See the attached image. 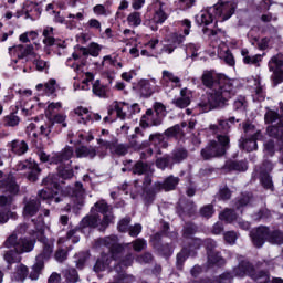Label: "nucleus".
I'll return each mask as SVG.
<instances>
[{
  "label": "nucleus",
  "mask_w": 283,
  "mask_h": 283,
  "mask_svg": "<svg viewBox=\"0 0 283 283\" xmlns=\"http://www.w3.org/2000/svg\"><path fill=\"white\" fill-rule=\"evenodd\" d=\"M34 224L36 231L33 232L31 240L21 238L22 233H25V230L28 229L25 224H22L17 228V231L10 235L4 243L8 249H13L4 253V260L8 264H14V262H21V256H19L21 253H30V251L34 249V240L43 242V251L35 258V263L31 268L29 274L30 280H39L45 260H50V255H52V251H54V241L48 240L43 235L44 222L40 220Z\"/></svg>",
  "instance_id": "obj_1"
},
{
  "label": "nucleus",
  "mask_w": 283,
  "mask_h": 283,
  "mask_svg": "<svg viewBox=\"0 0 283 283\" xmlns=\"http://www.w3.org/2000/svg\"><path fill=\"white\" fill-rule=\"evenodd\" d=\"M102 247H107L111 254L102 253L101 258L97 259L94 271L95 273H103V271H112V262H114V271L117 273L118 283H135L136 277L132 274H126L125 271L134 264V256L128 254L123 259H117L118 253L123 251L120 244H118V238L116 235L106 237L99 239Z\"/></svg>",
  "instance_id": "obj_2"
},
{
  "label": "nucleus",
  "mask_w": 283,
  "mask_h": 283,
  "mask_svg": "<svg viewBox=\"0 0 283 283\" xmlns=\"http://www.w3.org/2000/svg\"><path fill=\"white\" fill-rule=\"evenodd\" d=\"M202 83L210 88L207 102L200 104L205 112L222 107L231 97L235 96V80L213 72H205Z\"/></svg>",
  "instance_id": "obj_3"
},
{
  "label": "nucleus",
  "mask_w": 283,
  "mask_h": 283,
  "mask_svg": "<svg viewBox=\"0 0 283 283\" xmlns=\"http://www.w3.org/2000/svg\"><path fill=\"white\" fill-rule=\"evenodd\" d=\"M231 123H235V117H230L228 120L220 119L219 125L210 126V130L213 132V134H218V142H211L208 147L201 150L202 158L209 160V158L224 156L227 149H229V137L220 134H227L231 127Z\"/></svg>",
  "instance_id": "obj_4"
},
{
  "label": "nucleus",
  "mask_w": 283,
  "mask_h": 283,
  "mask_svg": "<svg viewBox=\"0 0 283 283\" xmlns=\"http://www.w3.org/2000/svg\"><path fill=\"white\" fill-rule=\"evenodd\" d=\"M113 220L114 216L109 212V206L104 200H101L91 209V214L82 219L80 227L82 229L98 227L99 231H105Z\"/></svg>",
  "instance_id": "obj_5"
},
{
  "label": "nucleus",
  "mask_w": 283,
  "mask_h": 283,
  "mask_svg": "<svg viewBox=\"0 0 283 283\" xmlns=\"http://www.w3.org/2000/svg\"><path fill=\"white\" fill-rule=\"evenodd\" d=\"M38 156L41 163H51L53 165H59L57 174L62 180H69L74 176L72 168L70 167V158L74 156V149L66 146L62 151L53 154L51 157L45 151H38Z\"/></svg>",
  "instance_id": "obj_6"
},
{
  "label": "nucleus",
  "mask_w": 283,
  "mask_h": 283,
  "mask_svg": "<svg viewBox=\"0 0 283 283\" xmlns=\"http://www.w3.org/2000/svg\"><path fill=\"white\" fill-rule=\"evenodd\" d=\"M244 275H250L252 280H255L258 283H269L271 282V276H269L268 272H258L253 273V265L249 263V261H242L239 263V266L233 269V272H224L219 276L216 283H231L233 277H244Z\"/></svg>",
  "instance_id": "obj_7"
},
{
  "label": "nucleus",
  "mask_w": 283,
  "mask_h": 283,
  "mask_svg": "<svg viewBox=\"0 0 283 283\" xmlns=\"http://www.w3.org/2000/svg\"><path fill=\"white\" fill-rule=\"evenodd\" d=\"M252 242L256 247H262L265 241L270 244H283V233L280 230L269 231L266 227H259L254 232H251Z\"/></svg>",
  "instance_id": "obj_8"
},
{
  "label": "nucleus",
  "mask_w": 283,
  "mask_h": 283,
  "mask_svg": "<svg viewBox=\"0 0 283 283\" xmlns=\"http://www.w3.org/2000/svg\"><path fill=\"white\" fill-rule=\"evenodd\" d=\"M67 67H72L77 74V78H81V84H74V90H83L87 92L90 90L91 83L94 81V74L85 71V64L83 62L74 61L73 59H67Z\"/></svg>",
  "instance_id": "obj_9"
},
{
  "label": "nucleus",
  "mask_w": 283,
  "mask_h": 283,
  "mask_svg": "<svg viewBox=\"0 0 283 283\" xmlns=\"http://www.w3.org/2000/svg\"><path fill=\"white\" fill-rule=\"evenodd\" d=\"M43 185L45 188L39 192V197L42 198V200H51V202H61V200H63L61 197H56L63 191L61 186H59L56 176L46 177L43 180Z\"/></svg>",
  "instance_id": "obj_10"
},
{
  "label": "nucleus",
  "mask_w": 283,
  "mask_h": 283,
  "mask_svg": "<svg viewBox=\"0 0 283 283\" xmlns=\"http://www.w3.org/2000/svg\"><path fill=\"white\" fill-rule=\"evenodd\" d=\"M243 129L248 138L241 143V147L245 149V151H255V149H258V140H262V133L255 125L249 123L243 125Z\"/></svg>",
  "instance_id": "obj_11"
},
{
  "label": "nucleus",
  "mask_w": 283,
  "mask_h": 283,
  "mask_svg": "<svg viewBox=\"0 0 283 283\" xmlns=\"http://www.w3.org/2000/svg\"><path fill=\"white\" fill-rule=\"evenodd\" d=\"M265 123H271L268 127L269 136L280 138L283 142V122L282 117L274 111H268L265 114Z\"/></svg>",
  "instance_id": "obj_12"
},
{
  "label": "nucleus",
  "mask_w": 283,
  "mask_h": 283,
  "mask_svg": "<svg viewBox=\"0 0 283 283\" xmlns=\"http://www.w3.org/2000/svg\"><path fill=\"white\" fill-rule=\"evenodd\" d=\"M213 8L218 21H229V18L235 14L238 3L233 0H219Z\"/></svg>",
  "instance_id": "obj_13"
},
{
  "label": "nucleus",
  "mask_w": 283,
  "mask_h": 283,
  "mask_svg": "<svg viewBox=\"0 0 283 283\" xmlns=\"http://www.w3.org/2000/svg\"><path fill=\"white\" fill-rule=\"evenodd\" d=\"M156 116L154 117V111L148 109L146 114L143 116L142 126L149 127L150 125L158 126L163 123V116H165V105L160 103L155 104Z\"/></svg>",
  "instance_id": "obj_14"
},
{
  "label": "nucleus",
  "mask_w": 283,
  "mask_h": 283,
  "mask_svg": "<svg viewBox=\"0 0 283 283\" xmlns=\"http://www.w3.org/2000/svg\"><path fill=\"white\" fill-rule=\"evenodd\" d=\"M15 169L17 171H29L28 180H30V182H36L39 180V175L41 174L39 164L32 159L18 163Z\"/></svg>",
  "instance_id": "obj_15"
},
{
  "label": "nucleus",
  "mask_w": 283,
  "mask_h": 283,
  "mask_svg": "<svg viewBox=\"0 0 283 283\" xmlns=\"http://www.w3.org/2000/svg\"><path fill=\"white\" fill-rule=\"evenodd\" d=\"M98 52H101V46L97 43H91L88 49H85L83 46H77L76 51L72 55L73 57H69V59H73L74 61L83 63L87 54H91V56H97Z\"/></svg>",
  "instance_id": "obj_16"
},
{
  "label": "nucleus",
  "mask_w": 283,
  "mask_h": 283,
  "mask_svg": "<svg viewBox=\"0 0 283 283\" xmlns=\"http://www.w3.org/2000/svg\"><path fill=\"white\" fill-rule=\"evenodd\" d=\"M67 196H72L74 198V205L72 208L77 210L85 205V189H83V184L76 182L73 189L67 191Z\"/></svg>",
  "instance_id": "obj_17"
},
{
  "label": "nucleus",
  "mask_w": 283,
  "mask_h": 283,
  "mask_svg": "<svg viewBox=\"0 0 283 283\" xmlns=\"http://www.w3.org/2000/svg\"><path fill=\"white\" fill-rule=\"evenodd\" d=\"M12 207V197L2 195L0 196V224H6L10 220V216H14L10 211Z\"/></svg>",
  "instance_id": "obj_18"
},
{
  "label": "nucleus",
  "mask_w": 283,
  "mask_h": 283,
  "mask_svg": "<svg viewBox=\"0 0 283 283\" xmlns=\"http://www.w3.org/2000/svg\"><path fill=\"white\" fill-rule=\"evenodd\" d=\"M270 72H273L272 78L275 85L283 83V63L277 56H273L269 62Z\"/></svg>",
  "instance_id": "obj_19"
},
{
  "label": "nucleus",
  "mask_w": 283,
  "mask_h": 283,
  "mask_svg": "<svg viewBox=\"0 0 283 283\" xmlns=\"http://www.w3.org/2000/svg\"><path fill=\"white\" fill-rule=\"evenodd\" d=\"M220 220H224V222H228V224H231V222H238L239 227L241 229L248 230L251 224L247 221L240 220V214L235 213L231 209H226L222 213L219 214Z\"/></svg>",
  "instance_id": "obj_20"
},
{
  "label": "nucleus",
  "mask_w": 283,
  "mask_h": 283,
  "mask_svg": "<svg viewBox=\"0 0 283 283\" xmlns=\"http://www.w3.org/2000/svg\"><path fill=\"white\" fill-rule=\"evenodd\" d=\"M67 138L71 145H81L83 143H91V140H94V130H91L88 133L81 130L76 134L69 133Z\"/></svg>",
  "instance_id": "obj_21"
},
{
  "label": "nucleus",
  "mask_w": 283,
  "mask_h": 283,
  "mask_svg": "<svg viewBox=\"0 0 283 283\" xmlns=\"http://www.w3.org/2000/svg\"><path fill=\"white\" fill-rule=\"evenodd\" d=\"M0 188L6 189L9 193H19V185L12 176H6L0 171Z\"/></svg>",
  "instance_id": "obj_22"
},
{
  "label": "nucleus",
  "mask_w": 283,
  "mask_h": 283,
  "mask_svg": "<svg viewBox=\"0 0 283 283\" xmlns=\"http://www.w3.org/2000/svg\"><path fill=\"white\" fill-rule=\"evenodd\" d=\"M129 112V104H126L125 102H115L112 105V109L108 111L109 116L112 114H116L117 118H120V120H125L127 118V113Z\"/></svg>",
  "instance_id": "obj_23"
},
{
  "label": "nucleus",
  "mask_w": 283,
  "mask_h": 283,
  "mask_svg": "<svg viewBox=\"0 0 283 283\" xmlns=\"http://www.w3.org/2000/svg\"><path fill=\"white\" fill-rule=\"evenodd\" d=\"M174 105L176 107H179L180 109H185V107H189L191 104V91L188 88H182L180 91V97H177L172 101Z\"/></svg>",
  "instance_id": "obj_24"
},
{
  "label": "nucleus",
  "mask_w": 283,
  "mask_h": 283,
  "mask_svg": "<svg viewBox=\"0 0 283 283\" xmlns=\"http://www.w3.org/2000/svg\"><path fill=\"white\" fill-rule=\"evenodd\" d=\"M32 45L30 44H19L13 48L9 49V53L11 56H18L19 59H24V56H28L29 54H32Z\"/></svg>",
  "instance_id": "obj_25"
},
{
  "label": "nucleus",
  "mask_w": 283,
  "mask_h": 283,
  "mask_svg": "<svg viewBox=\"0 0 283 283\" xmlns=\"http://www.w3.org/2000/svg\"><path fill=\"white\" fill-rule=\"evenodd\" d=\"M218 17H216V9L213 7H210L199 13L197 17V21L199 23H203L205 25L211 24L212 21H216Z\"/></svg>",
  "instance_id": "obj_26"
},
{
  "label": "nucleus",
  "mask_w": 283,
  "mask_h": 283,
  "mask_svg": "<svg viewBox=\"0 0 283 283\" xmlns=\"http://www.w3.org/2000/svg\"><path fill=\"white\" fill-rule=\"evenodd\" d=\"M39 207H41V202L36 198L29 199L24 205L23 216L25 218L36 216Z\"/></svg>",
  "instance_id": "obj_27"
},
{
  "label": "nucleus",
  "mask_w": 283,
  "mask_h": 283,
  "mask_svg": "<svg viewBox=\"0 0 283 283\" xmlns=\"http://www.w3.org/2000/svg\"><path fill=\"white\" fill-rule=\"evenodd\" d=\"M181 41L180 38L178 36H170V38H166L163 41V52H167L168 54H171V52H174V50H176V48H178V45H180Z\"/></svg>",
  "instance_id": "obj_28"
},
{
  "label": "nucleus",
  "mask_w": 283,
  "mask_h": 283,
  "mask_svg": "<svg viewBox=\"0 0 283 283\" xmlns=\"http://www.w3.org/2000/svg\"><path fill=\"white\" fill-rule=\"evenodd\" d=\"M241 56H243V63L245 65L260 66V63L262 62V56L260 54L249 55V50L248 49H242L241 50Z\"/></svg>",
  "instance_id": "obj_29"
},
{
  "label": "nucleus",
  "mask_w": 283,
  "mask_h": 283,
  "mask_svg": "<svg viewBox=\"0 0 283 283\" xmlns=\"http://www.w3.org/2000/svg\"><path fill=\"white\" fill-rule=\"evenodd\" d=\"M10 147L11 151H13V154H17L18 156H23V154L28 151V143H25V140L15 139L11 142Z\"/></svg>",
  "instance_id": "obj_30"
},
{
  "label": "nucleus",
  "mask_w": 283,
  "mask_h": 283,
  "mask_svg": "<svg viewBox=\"0 0 283 283\" xmlns=\"http://www.w3.org/2000/svg\"><path fill=\"white\" fill-rule=\"evenodd\" d=\"M77 158H94L96 156V148L90 146H81L75 149Z\"/></svg>",
  "instance_id": "obj_31"
},
{
  "label": "nucleus",
  "mask_w": 283,
  "mask_h": 283,
  "mask_svg": "<svg viewBox=\"0 0 283 283\" xmlns=\"http://www.w3.org/2000/svg\"><path fill=\"white\" fill-rule=\"evenodd\" d=\"M28 277V266L20 264L17 266L15 272L11 275L13 282H25Z\"/></svg>",
  "instance_id": "obj_32"
},
{
  "label": "nucleus",
  "mask_w": 283,
  "mask_h": 283,
  "mask_svg": "<svg viewBox=\"0 0 283 283\" xmlns=\"http://www.w3.org/2000/svg\"><path fill=\"white\" fill-rule=\"evenodd\" d=\"M168 83H174L175 87H180V77L169 71H163L161 84L168 85Z\"/></svg>",
  "instance_id": "obj_33"
},
{
  "label": "nucleus",
  "mask_w": 283,
  "mask_h": 283,
  "mask_svg": "<svg viewBox=\"0 0 283 283\" xmlns=\"http://www.w3.org/2000/svg\"><path fill=\"white\" fill-rule=\"evenodd\" d=\"M168 14L165 12V9H163V3H159V8L155 10V14L153 17V23H156V25H163L168 19Z\"/></svg>",
  "instance_id": "obj_34"
},
{
  "label": "nucleus",
  "mask_w": 283,
  "mask_h": 283,
  "mask_svg": "<svg viewBox=\"0 0 283 283\" xmlns=\"http://www.w3.org/2000/svg\"><path fill=\"white\" fill-rule=\"evenodd\" d=\"M254 85H255V91L254 94L252 95L253 101H258L259 103H262L265 98L264 94V87L260 84V77L254 78Z\"/></svg>",
  "instance_id": "obj_35"
},
{
  "label": "nucleus",
  "mask_w": 283,
  "mask_h": 283,
  "mask_svg": "<svg viewBox=\"0 0 283 283\" xmlns=\"http://www.w3.org/2000/svg\"><path fill=\"white\" fill-rule=\"evenodd\" d=\"M178 182H180L178 177L170 176L166 178L163 184H159V189H164V191H172V189H176Z\"/></svg>",
  "instance_id": "obj_36"
},
{
  "label": "nucleus",
  "mask_w": 283,
  "mask_h": 283,
  "mask_svg": "<svg viewBox=\"0 0 283 283\" xmlns=\"http://www.w3.org/2000/svg\"><path fill=\"white\" fill-rule=\"evenodd\" d=\"M81 239L76 235V230H70L66 233V237H62L59 239L57 244L61 247V244H67V242H73V244H76Z\"/></svg>",
  "instance_id": "obj_37"
},
{
  "label": "nucleus",
  "mask_w": 283,
  "mask_h": 283,
  "mask_svg": "<svg viewBox=\"0 0 283 283\" xmlns=\"http://www.w3.org/2000/svg\"><path fill=\"white\" fill-rule=\"evenodd\" d=\"M74 114L81 118L80 123H84L86 125L87 120L92 118V113H90V109L80 106L74 109Z\"/></svg>",
  "instance_id": "obj_38"
},
{
  "label": "nucleus",
  "mask_w": 283,
  "mask_h": 283,
  "mask_svg": "<svg viewBox=\"0 0 283 283\" xmlns=\"http://www.w3.org/2000/svg\"><path fill=\"white\" fill-rule=\"evenodd\" d=\"M185 127H187V123H182L181 127L180 125H175L170 128H168L165 132V135L168 136L169 138H174V136H182V134H185Z\"/></svg>",
  "instance_id": "obj_39"
},
{
  "label": "nucleus",
  "mask_w": 283,
  "mask_h": 283,
  "mask_svg": "<svg viewBox=\"0 0 283 283\" xmlns=\"http://www.w3.org/2000/svg\"><path fill=\"white\" fill-rule=\"evenodd\" d=\"M92 91H93V94H95V96H98L99 98H105V96H107V87L101 84V80H96L93 83Z\"/></svg>",
  "instance_id": "obj_40"
},
{
  "label": "nucleus",
  "mask_w": 283,
  "mask_h": 283,
  "mask_svg": "<svg viewBox=\"0 0 283 283\" xmlns=\"http://www.w3.org/2000/svg\"><path fill=\"white\" fill-rule=\"evenodd\" d=\"M43 87H44V92H45V94H48V96H50L51 94H54V92H56V80H50L45 85L38 84L36 85L38 92H41V90H43Z\"/></svg>",
  "instance_id": "obj_41"
},
{
  "label": "nucleus",
  "mask_w": 283,
  "mask_h": 283,
  "mask_svg": "<svg viewBox=\"0 0 283 283\" xmlns=\"http://www.w3.org/2000/svg\"><path fill=\"white\" fill-rule=\"evenodd\" d=\"M226 168H228L229 171H247L248 166L244 161H227Z\"/></svg>",
  "instance_id": "obj_42"
},
{
  "label": "nucleus",
  "mask_w": 283,
  "mask_h": 283,
  "mask_svg": "<svg viewBox=\"0 0 283 283\" xmlns=\"http://www.w3.org/2000/svg\"><path fill=\"white\" fill-rule=\"evenodd\" d=\"M139 87L140 93L144 94V96H151V94H154V86L149 80H142L139 82Z\"/></svg>",
  "instance_id": "obj_43"
},
{
  "label": "nucleus",
  "mask_w": 283,
  "mask_h": 283,
  "mask_svg": "<svg viewBox=\"0 0 283 283\" xmlns=\"http://www.w3.org/2000/svg\"><path fill=\"white\" fill-rule=\"evenodd\" d=\"M252 45L259 48V50H266L269 48V38L258 36L251 41Z\"/></svg>",
  "instance_id": "obj_44"
},
{
  "label": "nucleus",
  "mask_w": 283,
  "mask_h": 283,
  "mask_svg": "<svg viewBox=\"0 0 283 283\" xmlns=\"http://www.w3.org/2000/svg\"><path fill=\"white\" fill-rule=\"evenodd\" d=\"M20 120L21 119H19V116L11 114L4 117V125H7V127H17Z\"/></svg>",
  "instance_id": "obj_45"
},
{
  "label": "nucleus",
  "mask_w": 283,
  "mask_h": 283,
  "mask_svg": "<svg viewBox=\"0 0 283 283\" xmlns=\"http://www.w3.org/2000/svg\"><path fill=\"white\" fill-rule=\"evenodd\" d=\"M199 50H200V45L190 43L186 46V54L187 56H191L192 59H196V56H198Z\"/></svg>",
  "instance_id": "obj_46"
},
{
  "label": "nucleus",
  "mask_w": 283,
  "mask_h": 283,
  "mask_svg": "<svg viewBox=\"0 0 283 283\" xmlns=\"http://www.w3.org/2000/svg\"><path fill=\"white\" fill-rule=\"evenodd\" d=\"M248 103H247V97L244 96H239L234 101V109H240V112H244L247 109Z\"/></svg>",
  "instance_id": "obj_47"
},
{
  "label": "nucleus",
  "mask_w": 283,
  "mask_h": 283,
  "mask_svg": "<svg viewBox=\"0 0 283 283\" xmlns=\"http://www.w3.org/2000/svg\"><path fill=\"white\" fill-rule=\"evenodd\" d=\"M61 107H63L61 102L50 103L45 109V114H46L48 118H50L52 116L53 112H59V109H61Z\"/></svg>",
  "instance_id": "obj_48"
},
{
  "label": "nucleus",
  "mask_w": 283,
  "mask_h": 283,
  "mask_svg": "<svg viewBox=\"0 0 283 283\" xmlns=\"http://www.w3.org/2000/svg\"><path fill=\"white\" fill-rule=\"evenodd\" d=\"M208 261L210 262V264H223L224 262V260H222V256L213 251L208 252Z\"/></svg>",
  "instance_id": "obj_49"
},
{
  "label": "nucleus",
  "mask_w": 283,
  "mask_h": 283,
  "mask_svg": "<svg viewBox=\"0 0 283 283\" xmlns=\"http://www.w3.org/2000/svg\"><path fill=\"white\" fill-rule=\"evenodd\" d=\"M127 21L130 25H140L143 23V20L140 19V13L133 12L128 15Z\"/></svg>",
  "instance_id": "obj_50"
},
{
  "label": "nucleus",
  "mask_w": 283,
  "mask_h": 283,
  "mask_svg": "<svg viewBox=\"0 0 283 283\" xmlns=\"http://www.w3.org/2000/svg\"><path fill=\"white\" fill-rule=\"evenodd\" d=\"M277 148L275 147V142L270 139L264 144V154H266V156H273V154H275V150Z\"/></svg>",
  "instance_id": "obj_51"
},
{
  "label": "nucleus",
  "mask_w": 283,
  "mask_h": 283,
  "mask_svg": "<svg viewBox=\"0 0 283 283\" xmlns=\"http://www.w3.org/2000/svg\"><path fill=\"white\" fill-rule=\"evenodd\" d=\"M171 158L172 163H180L187 158V150L185 149H179L177 150Z\"/></svg>",
  "instance_id": "obj_52"
},
{
  "label": "nucleus",
  "mask_w": 283,
  "mask_h": 283,
  "mask_svg": "<svg viewBox=\"0 0 283 283\" xmlns=\"http://www.w3.org/2000/svg\"><path fill=\"white\" fill-rule=\"evenodd\" d=\"M203 34H206L207 36H222L224 34V31H222V29H209V28H203Z\"/></svg>",
  "instance_id": "obj_53"
},
{
  "label": "nucleus",
  "mask_w": 283,
  "mask_h": 283,
  "mask_svg": "<svg viewBox=\"0 0 283 283\" xmlns=\"http://www.w3.org/2000/svg\"><path fill=\"white\" fill-rule=\"evenodd\" d=\"M65 277L69 282H78V273L75 269H69L65 271Z\"/></svg>",
  "instance_id": "obj_54"
},
{
  "label": "nucleus",
  "mask_w": 283,
  "mask_h": 283,
  "mask_svg": "<svg viewBox=\"0 0 283 283\" xmlns=\"http://www.w3.org/2000/svg\"><path fill=\"white\" fill-rule=\"evenodd\" d=\"M223 238L227 244H235V240H238V233L234 231H228L223 234Z\"/></svg>",
  "instance_id": "obj_55"
},
{
  "label": "nucleus",
  "mask_w": 283,
  "mask_h": 283,
  "mask_svg": "<svg viewBox=\"0 0 283 283\" xmlns=\"http://www.w3.org/2000/svg\"><path fill=\"white\" fill-rule=\"evenodd\" d=\"M146 247H147V241H145L144 239H137L133 241L134 251L140 252L144 249H146Z\"/></svg>",
  "instance_id": "obj_56"
},
{
  "label": "nucleus",
  "mask_w": 283,
  "mask_h": 283,
  "mask_svg": "<svg viewBox=\"0 0 283 283\" xmlns=\"http://www.w3.org/2000/svg\"><path fill=\"white\" fill-rule=\"evenodd\" d=\"M250 201H251V196H249V195L243 196V197L238 201V203H237V206H235L237 211H241V213H242V208H243V207H247V205H249Z\"/></svg>",
  "instance_id": "obj_57"
},
{
  "label": "nucleus",
  "mask_w": 283,
  "mask_h": 283,
  "mask_svg": "<svg viewBox=\"0 0 283 283\" xmlns=\"http://www.w3.org/2000/svg\"><path fill=\"white\" fill-rule=\"evenodd\" d=\"M129 222H132L129 218L122 219L118 223V230L122 233H127V231H129Z\"/></svg>",
  "instance_id": "obj_58"
},
{
  "label": "nucleus",
  "mask_w": 283,
  "mask_h": 283,
  "mask_svg": "<svg viewBox=\"0 0 283 283\" xmlns=\"http://www.w3.org/2000/svg\"><path fill=\"white\" fill-rule=\"evenodd\" d=\"M171 163H174L171 161V157H164V158L157 159L156 165L159 169H165V167H169Z\"/></svg>",
  "instance_id": "obj_59"
},
{
  "label": "nucleus",
  "mask_w": 283,
  "mask_h": 283,
  "mask_svg": "<svg viewBox=\"0 0 283 283\" xmlns=\"http://www.w3.org/2000/svg\"><path fill=\"white\" fill-rule=\"evenodd\" d=\"M196 0H178V7L180 10H189V8H193Z\"/></svg>",
  "instance_id": "obj_60"
},
{
  "label": "nucleus",
  "mask_w": 283,
  "mask_h": 283,
  "mask_svg": "<svg viewBox=\"0 0 283 283\" xmlns=\"http://www.w3.org/2000/svg\"><path fill=\"white\" fill-rule=\"evenodd\" d=\"M261 182L263 187H265V189H272L273 187V180L271 179V176H269L268 174H263L261 176Z\"/></svg>",
  "instance_id": "obj_61"
},
{
  "label": "nucleus",
  "mask_w": 283,
  "mask_h": 283,
  "mask_svg": "<svg viewBox=\"0 0 283 283\" xmlns=\"http://www.w3.org/2000/svg\"><path fill=\"white\" fill-rule=\"evenodd\" d=\"M145 171H147V165L142 161H138L133 169V174H138L139 176L145 174Z\"/></svg>",
  "instance_id": "obj_62"
},
{
  "label": "nucleus",
  "mask_w": 283,
  "mask_h": 283,
  "mask_svg": "<svg viewBox=\"0 0 283 283\" xmlns=\"http://www.w3.org/2000/svg\"><path fill=\"white\" fill-rule=\"evenodd\" d=\"M93 12L95 14H99V15H103V17H107V14H109V11H107V9H105V6L103 4H97L93 8Z\"/></svg>",
  "instance_id": "obj_63"
},
{
  "label": "nucleus",
  "mask_w": 283,
  "mask_h": 283,
  "mask_svg": "<svg viewBox=\"0 0 283 283\" xmlns=\"http://www.w3.org/2000/svg\"><path fill=\"white\" fill-rule=\"evenodd\" d=\"M181 30L185 34V36H189L190 32L189 30H191V22L187 19L181 21Z\"/></svg>",
  "instance_id": "obj_64"
}]
</instances>
